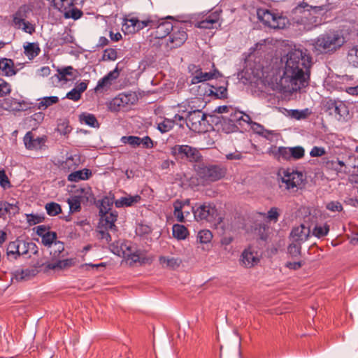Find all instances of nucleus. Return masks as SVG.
Instances as JSON below:
<instances>
[{"mask_svg": "<svg viewBox=\"0 0 358 358\" xmlns=\"http://www.w3.org/2000/svg\"><path fill=\"white\" fill-rule=\"evenodd\" d=\"M310 229L304 224H300L293 227L291 231L289 238L291 241L302 244L306 241L310 236Z\"/></svg>", "mask_w": 358, "mask_h": 358, "instance_id": "obj_15", "label": "nucleus"}, {"mask_svg": "<svg viewBox=\"0 0 358 358\" xmlns=\"http://www.w3.org/2000/svg\"><path fill=\"white\" fill-rule=\"evenodd\" d=\"M197 238L201 243H210L213 238V234L210 230H201L197 236Z\"/></svg>", "mask_w": 358, "mask_h": 358, "instance_id": "obj_51", "label": "nucleus"}, {"mask_svg": "<svg viewBox=\"0 0 358 358\" xmlns=\"http://www.w3.org/2000/svg\"><path fill=\"white\" fill-rule=\"evenodd\" d=\"M326 112L338 121H344L349 115L348 107L342 101L329 100L327 101Z\"/></svg>", "mask_w": 358, "mask_h": 358, "instance_id": "obj_9", "label": "nucleus"}, {"mask_svg": "<svg viewBox=\"0 0 358 358\" xmlns=\"http://www.w3.org/2000/svg\"><path fill=\"white\" fill-rule=\"evenodd\" d=\"M194 216L196 220L213 221L217 215V210L213 204L205 203L195 208H192Z\"/></svg>", "mask_w": 358, "mask_h": 358, "instance_id": "obj_11", "label": "nucleus"}, {"mask_svg": "<svg viewBox=\"0 0 358 358\" xmlns=\"http://www.w3.org/2000/svg\"><path fill=\"white\" fill-rule=\"evenodd\" d=\"M210 94H214L219 99L225 98L227 94V87L223 86L215 87L214 90H210Z\"/></svg>", "mask_w": 358, "mask_h": 358, "instance_id": "obj_57", "label": "nucleus"}, {"mask_svg": "<svg viewBox=\"0 0 358 358\" xmlns=\"http://www.w3.org/2000/svg\"><path fill=\"white\" fill-rule=\"evenodd\" d=\"M347 59L353 66L358 68V47L355 46L350 49Z\"/></svg>", "mask_w": 358, "mask_h": 358, "instance_id": "obj_42", "label": "nucleus"}, {"mask_svg": "<svg viewBox=\"0 0 358 358\" xmlns=\"http://www.w3.org/2000/svg\"><path fill=\"white\" fill-rule=\"evenodd\" d=\"M29 10L26 6H20L12 15L11 24L14 28H20L27 20Z\"/></svg>", "mask_w": 358, "mask_h": 358, "instance_id": "obj_19", "label": "nucleus"}, {"mask_svg": "<svg viewBox=\"0 0 358 358\" xmlns=\"http://www.w3.org/2000/svg\"><path fill=\"white\" fill-rule=\"evenodd\" d=\"M36 247L35 243L31 242H25L22 240H19V257L20 255H25L29 253L30 250Z\"/></svg>", "mask_w": 358, "mask_h": 358, "instance_id": "obj_44", "label": "nucleus"}, {"mask_svg": "<svg viewBox=\"0 0 358 358\" xmlns=\"http://www.w3.org/2000/svg\"><path fill=\"white\" fill-rule=\"evenodd\" d=\"M100 225L104 227L105 229L116 230L115 222L117 218L116 211H108L101 214Z\"/></svg>", "mask_w": 358, "mask_h": 358, "instance_id": "obj_20", "label": "nucleus"}, {"mask_svg": "<svg viewBox=\"0 0 358 358\" xmlns=\"http://www.w3.org/2000/svg\"><path fill=\"white\" fill-rule=\"evenodd\" d=\"M329 226L327 224H317L313 229V235L317 238H322L328 234Z\"/></svg>", "mask_w": 358, "mask_h": 358, "instance_id": "obj_39", "label": "nucleus"}, {"mask_svg": "<svg viewBox=\"0 0 358 358\" xmlns=\"http://www.w3.org/2000/svg\"><path fill=\"white\" fill-rule=\"evenodd\" d=\"M50 249V260L44 264L47 270L61 271L73 266L75 264L73 259H64V245L61 241L55 242L48 248Z\"/></svg>", "mask_w": 358, "mask_h": 358, "instance_id": "obj_4", "label": "nucleus"}, {"mask_svg": "<svg viewBox=\"0 0 358 358\" xmlns=\"http://www.w3.org/2000/svg\"><path fill=\"white\" fill-rule=\"evenodd\" d=\"M326 208L331 212H340L343 210V206L338 201L329 202L327 203Z\"/></svg>", "mask_w": 358, "mask_h": 358, "instance_id": "obj_63", "label": "nucleus"}, {"mask_svg": "<svg viewBox=\"0 0 358 358\" xmlns=\"http://www.w3.org/2000/svg\"><path fill=\"white\" fill-rule=\"evenodd\" d=\"M222 129L226 134L234 132L238 129L236 124L234 122H231L227 116H222Z\"/></svg>", "mask_w": 358, "mask_h": 358, "instance_id": "obj_34", "label": "nucleus"}, {"mask_svg": "<svg viewBox=\"0 0 358 358\" xmlns=\"http://www.w3.org/2000/svg\"><path fill=\"white\" fill-rule=\"evenodd\" d=\"M57 75L52 77V79H57L58 81H69L76 78L77 71L72 66H69L63 68L57 69Z\"/></svg>", "mask_w": 358, "mask_h": 358, "instance_id": "obj_21", "label": "nucleus"}, {"mask_svg": "<svg viewBox=\"0 0 358 358\" xmlns=\"http://www.w3.org/2000/svg\"><path fill=\"white\" fill-rule=\"evenodd\" d=\"M121 142L124 144H129L133 148L140 146V137L135 136H122Z\"/></svg>", "mask_w": 358, "mask_h": 358, "instance_id": "obj_49", "label": "nucleus"}, {"mask_svg": "<svg viewBox=\"0 0 358 358\" xmlns=\"http://www.w3.org/2000/svg\"><path fill=\"white\" fill-rule=\"evenodd\" d=\"M7 255L17 259L19 257V239L10 242L7 247Z\"/></svg>", "mask_w": 358, "mask_h": 358, "instance_id": "obj_40", "label": "nucleus"}, {"mask_svg": "<svg viewBox=\"0 0 358 358\" xmlns=\"http://www.w3.org/2000/svg\"><path fill=\"white\" fill-rule=\"evenodd\" d=\"M129 96L125 94H120L110 103V108L113 110H118L127 106L129 102Z\"/></svg>", "mask_w": 358, "mask_h": 358, "instance_id": "obj_25", "label": "nucleus"}, {"mask_svg": "<svg viewBox=\"0 0 358 358\" xmlns=\"http://www.w3.org/2000/svg\"><path fill=\"white\" fill-rule=\"evenodd\" d=\"M196 172L203 181L215 182L224 177L227 169L219 165L199 166Z\"/></svg>", "mask_w": 358, "mask_h": 358, "instance_id": "obj_7", "label": "nucleus"}, {"mask_svg": "<svg viewBox=\"0 0 358 358\" xmlns=\"http://www.w3.org/2000/svg\"><path fill=\"white\" fill-rule=\"evenodd\" d=\"M24 144L28 150H38L45 143V138L43 137H35L31 131H28L23 138Z\"/></svg>", "mask_w": 358, "mask_h": 358, "instance_id": "obj_17", "label": "nucleus"}, {"mask_svg": "<svg viewBox=\"0 0 358 358\" xmlns=\"http://www.w3.org/2000/svg\"><path fill=\"white\" fill-rule=\"evenodd\" d=\"M220 18V15L215 11L208 15L204 20L195 23V27L199 29H213L214 24H217Z\"/></svg>", "mask_w": 358, "mask_h": 358, "instance_id": "obj_22", "label": "nucleus"}, {"mask_svg": "<svg viewBox=\"0 0 358 358\" xmlns=\"http://www.w3.org/2000/svg\"><path fill=\"white\" fill-rule=\"evenodd\" d=\"M113 203H115L113 196H107L103 197L100 203L99 213L101 214L110 211Z\"/></svg>", "mask_w": 358, "mask_h": 358, "instance_id": "obj_37", "label": "nucleus"}, {"mask_svg": "<svg viewBox=\"0 0 358 358\" xmlns=\"http://www.w3.org/2000/svg\"><path fill=\"white\" fill-rule=\"evenodd\" d=\"M173 126V121L170 119H164L162 122L158 123L157 129L162 133H166L169 131Z\"/></svg>", "mask_w": 358, "mask_h": 358, "instance_id": "obj_52", "label": "nucleus"}, {"mask_svg": "<svg viewBox=\"0 0 358 358\" xmlns=\"http://www.w3.org/2000/svg\"><path fill=\"white\" fill-rule=\"evenodd\" d=\"M303 180V175L301 172L289 169H282L278 172L280 187L290 192H296L301 188Z\"/></svg>", "mask_w": 358, "mask_h": 358, "instance_id": "obj_5", "label": "nucleus"}, {"mask_svg": "<svg viewBox=\"0 0 358 358\" xmlns=\"http://www.w3.org/2000/svg\"><path fill=\"white\" fill-rule=\"evenodd\" d=\"M159 262L164 267L176 269L180 266L182 263L181 259L173 257H160Z\"/></svg>", "mask_w": 358, "mask_h": 358, "instance_id": "obj_29", "label": "nucleus"}, {"mask_svg": "<svg viewBox=\"0 0 358 358\" xmlns=\"http://www.w3.org/2000/svg\"><path fill=\"white\" fill-rule=\"evenodd\" d=\"M348 166L349 170H351L352 173L358 174V157L354 155L349 156Z\"/></svg>", "mask_w": 358, "mask_h": 358, "instance_id": "obj_55", "label": "nucleus"}, {"mask_svg": "<svg viewBox=\"0 0 358 358\" xmlns=\"http://www.w3.org/2000/svg\"><path fill=\"white\" fill-rule=\"evenodd\" d=\"M117 52L116 50L113 48H108L104 50L103 59L114 61L117 59Z\"/></svg>", "mask_w": 358, "mask_h": 358, "instance_id": "obj_61", "label": "nucleus"}, {"mask_svg": "<svg viewBox=\"0 0 358 358\" xmlns=\"http://www.w3.org/2000/svg\"><path fill=\"white\" fill-rule=\"evenodd\" d=\"M156 28L155 35L157 38H162L169 35L171 30L173 29V25L171 22L163 21L157 24L154 27Z\"/></svg>", "mask_w": 358, "mask_h": 358, "instance_id": "obj_26", "label": "nucleus"}, {"mask_svg": "<svg viewBox=\"0 0 358 358\" xmlns=\"http://www.w3.org/2000/svg\"><path fill=\"white\" fill-rule=\"evenodd\" d=\"M268 153L278 161L291 160L289 148L275 146L269 150Z\"/></svg>", "mask_w": 358, "mask_h": 358, "instance_id": "obj_23", "label": "nucleus"}, {"mask_svg": "<svg viewBox=\"0 0 358 358\" xmlns=\"http://www.w3.org/2000/svg\"><path fill=\"white\" fill-rule=\"evenodd\" d=\"M327 11L325 6H310L305 2L299 4L294 9L296 23L303 25L306 30H311L322 23V14Z\"/></svg>", "mask_w": 358, "mask_h": 358, "instance_id": "obj_2", "label": "nucleus"}, {"mask_svg": "<svg viewBox=\"0 0 358 358\" xmlns=\"http://www.w3.org/2000/svg\"><path fill=\"white\" fill-rule=\"evenodd\" d=\"M126 258L127 260L131 261V263H136L140 262V254L136 250L135 248L129 242H124L120 245V251H118V255H121Z\"/></svg>", "mask_w": 358, "mask_h": 358, "instance_id": "obj_16", "label": "nucleus"}, {"mask_svg": "<svg viewBox=\"0 0 358 358\" xmlns=\"http://www.w3.org/2000/svg\"><path fill=\"white\" fill-rule=\"evenodd\" d=\"M0 73L5 76H12L16 73L12 59L7 58L0 59Z\"/></svg>", "mask_w": 358, "mask_h": 358, "instance_id": "obj_24", "label": "nucleus"}, {"mask_svg": "<svg viewBox=\"0 0 358 358\" xmlns=\"http://www.w3.org/2000/svg\"><path fill=\"white\" fill-rule=\"evenodd\" d=\"M10 85L4 80L0 79V97L10 94Z\"/></svg>", "mask_w": 358, "mask_h": 358, "instance_id": "obj_58", "label": "nucleus"}, {"mask_svg": "<svg viewBox=\"0 0 358 358\" xmlns=\"http://www.w3.org/2000/svg\"><path fill=\"white\" fill-rule=\"evenodd\" d=\"M67 203L69 206L70 211L77 212L80 210L81 197L79 196H72L67 199Z\"/></svg>", "mask_w": 358, "mask_h": 358, "instance_id": "obj_41", "label": "nucleus"}, {"mask_svg": "<svg viewBox=\"0 0 358 358\" xmlns=\"http://www.w3.org/2000/svg\"><path fill=\"white\" fill-rule=\"evenodd\" d=\"M141 200L139 195L123 196L115 201V205L117 208L130 207L137 203Z\"/></svg>", "mask_w": 358, "mask_h": 358, "instance_id": "obj_27", "label": "nucleus"}, {"mask_svg": "<svg viewBox=\"0 0 358 358\" xmlns=\"http://www.w3.org/2000/svg\"><path fill=\"white\" fill-rule=\"evenodd\" d=\"M45 208L48 215L55 216L62 212V208L59 204L55 202L46 203Z\"/></svg>", "mask_w": 358, "mask_h": 358, "instance_id": "obj_43", "label": "nucleus"}, {"mask_svg": "<svg viewBox=\"0 0 358 358\" xmlns=\"http://www.w3.org/2000/svg\"><path fill=\"white\" fill-rule=\"evenodd\" d=\"M1 106L6 110L15 111L21 110V103L13 98L3 99Z\"/></svg>", "mask_w": 358, "mask_h": 358, "instance_id": "obj_31", "label": "nucleus"}, {"mask_svg": "<svg viewBox=\"0 0 358 358\" xmlns=\"http://www.w3.org/2000/svg\"><path fill=\"white\" fill-rule=\"evenodd\" d=\"M171 152L181 159H187L190 162H198L201 159V155L199 151L193 147L187 145H177L172 148Z\"/></svg>", "mask_w": 358, "mask_h": 358, "instance_id": "obj_10", "label": "nucleus"}, {"mask_svg": "<svg viewBox=\"0 0 358 358\" xmlns=\"http://www.w3.org/2000/svg\"><path fill=\"white\" fill-rule=\"evenodd\" d=\"M336 161L339 169H341L343 170L341 173L349 174L351 173V170H349L348 158L345 161H343L337 158Z\"/></svg>", "mask_w": 358, "mask_h": 358, "instance_id": "obj_62", "label": "nucleus"}, {"mask_svg": "<svg viewBox=\"0 0 358 358\" xmlns=\"http://www.w3.org/2000/svg\"><path fill=\"white\" fill-rule=\"evenodd\" d=\"M291 160H297L303 157L305 155V150L301 146H295L289 148Z\"/></svg>", "mask_w": 358, "mask_h": 358, "instance_id": "obj_47", "label": "nucleus"}, {"mask_svg": "<svg viewBox=\"0 0 358 358\" xmlns=\"http://www.w3.org/2000/svg\"><path fill=\"white\" fill-rule=\"evenodd\" d=\"M17 204V202L10 203L4 201V203H3L4 219L6 218V215H15L19 213L20 208Z\"/></svg>", "mask_w": 358, "mask_h": 358, "instance_id": "obj_38", "label": "nucleus"}, {"mask_svg": "<svg viewBox=\"0 0 358 358\" xmlns=\"http://www.w3.org/2000/svg\"><path fill=\"white\" fill-rule=\"evenodd\" d=\"M38 109L45 110L49 106L57 103L59 101V98L56 96H45L38 100Z\"/></svg>", "mask_w": 358, "mask_h": 358, "instance_id": "obj_36", "label": "nucleus"}, {"mask_svg": "<svg viewBox=\"0 0 358 358\" xmlns=\"http://www.w3.org/2000/svg\"><path fill=\"white\" fill-rule=\"evenodd\" d=\"M174 212L173 215L176 217L178 222H183L185 217L182 213V204L180 203V200H176L173 203Z\"/></svg>", "mask_w": 358, "mask_h": 358, "instance_id": "obj_50", "label": "nucleus"}, {"mask_svg": "<svg viewBox=\"0 0 358 358\" xmlns=\"http://www.w3.org/2000/svg\"><path fill=\"white\" fill-rule=\"evenodd\" d=\"M259 262V257L257 252L251 248L245 249L240 257V264L245 268H252L256 266Z\"/></svg>", "mask_w": 358, "mask_h": 358, "instance_id": "obj_14", "label": "nucleus"}, {"mask_svg": "<svg viewBox=\"0 0 358 358\" xmlns=\"http://www.w3.org/2000/svg\"><path fill=\"white\" fill-rule=\"evenodd\" d=\"M206 115L201 110L189 112L185 120L187 126L192 131L201 133L205 131Z\"/></svg>", "mask_w": 358, "mask_h": 358, "instance_id": "obj_8", "label": "nucleus"}, {"mask_svg": "<svg viewBox=\"0 0 358 358\" xmlns=\"http://www.w3.org/2000/svg\"><path fill=\"white\" fill-rule=\"evenodd\" d=\"M34 275L35 270L34 269H17L13 273L12 279L17 281L27 280Z\"/></svg>", "mask_w": 358, "mask_h": 358, "instance_id": "obj_28", "label": "nucleus"}, {"mask_svg": "<svg viewBox=\"0 0 358 358\" xmlns=\"http://www.w3.org/2000/svg\"><path fill=\"white\" fill-rule=\"evenodd\" d=\"M108 229H105L104 227L99 225L98 227L99 238L104 241L106 243H108L111 241V236L108 232Z\"/></svg>", "mask_w": 358, "mask_h": 358, "instance_id": "obj_56", "label": "nucleus"}, {"mask_svg": "<svg viewBox=\"0 0 358 358\" xmlns=\"http://www.w3.org/2000/svg\"><path fill=\"white\" fill-rule=\"evenodd\" d=\"M229 116H227L229 117V120L231 122H234L236 124L237 122H239L241 121V118L244 117V113L235 110L234 108L231 107V110L229 113Z\"/></svg>", "mask_w": 358, "mask_h": 358, "instance_id": "obj_53", "label": "nucleus"}, {"mask_svg": "<svg viewBox=\"0 0 358 358\" xmlns=\"http://www.w3.org/2000/svg\"><path fill=\"white\" fill-rule=\"evenodd\" d=\"M172 33L169 36L168 45L171 48H176L181 46L187 39L186 29L184 27L173 26Z\"/></svg>", "mask_w": 358, "mask_h": 358, "instance_id": "obj_13", "label": "nucleus"}, {"mask_svg": "<svg viewBox=\"0 0 358 358\" xmlns=\"http://www.w3.org/2000/svg\"><path fill=\"white\" fill-rule=\"evenodd\" d=\"M44 217L34 214H27V221L29 224L30 226L35 225L36 224L41 223L43 222Z\"/></svg>", "mask_w": 358, "mask_h": 358, "instance_id": "obj_60", "label": "nucleus"}, {"mask_svg": "<svg viewBox=\"0 0 358 358\" xmlns=\"http://www.w3.org/2000/svg\"><path fill=\"white\" fill-rule=\"evenodd\" d=\"M325 154L326 150L323 147L314 146L310 152V155L313 157H322Z\"/></svg>", "mask_w": 358, "mask_h": 358, "instance_id": "obj_64", "label": "nucleus"}, {"mask_svg": "<svg viewBox=\"0 0 358 358\" xmlns=\"http://www.w3.org/2000/svg\"><path fill=\"white\" fill-rule=\"evenodd\" d=\"M188 234V230L185 226L179 224H176L173 226V235L177 239H185Z\"/></svg>", "mask_w": 358, "mask_h": 358, "instance_id": "obj_33", "label": "nucleus"}, {"mask_svg": "<svg viewBox=\"0 0 358 358\" xmlns=\"http://www.w3.org/2000/svg\"><path fill=\"white\" fill-rule=\"evenodd\" d=\"M301 244L293 242L287 248L288 254L292 257H298L301 255Z\"/></svg>", "mask_w": 358, "mask_h": 358, "instance_id": "obj_48", "label": "nucleus"}, {"mask_svg": "<svg viewBox=\"0 0 358 358\" xmlns=\"http://www.w3.org/2000/svg\"><path fill=\"white\" fill-rule=\"evenodd\" d=\"M17 29H21L22 31L27 33L30 35L33 34L36 31V26L34 24L26 20L23 22L20 28H16Z\"/></svg>", "mask_w": 358, "mask_h": 358, "instance_id": "obj_54", "label": "nucleus"}, {"mask_svg": "<svg viewBox=\"0 0 358 358\" xmlns=\"http://www.w3.org/2000/svg\"><path fill=\"white\" fill-rule=\"evenodd\" d=\"M157 24V22L151 19L145 20H139L136 17L126 19L123 24V27L128 32H136L146 27L154 28Z\"/></svg>", "mask_w": 358, "mask_h": 358, "instance_id": "obj_12", "label": "nucleus"}, {"mask_svg": "<svg viewBox=\"0 0 358 358\" xmlns=\"http://www.w3.org/2000/svg\"><path fill=\"white\" fill-rule=\"evenodd\" d=\"M310 65L311 57L306 50H291L286 56L283 74L278 83V88L292 92L308 86Z\"/></svg>", "mask_w": 358, "mask_h": 358, "instance_id": "obj_1", "label": "nucleus"}, {"mask_svg": "<svg viewBox=\"0 0 358 358\" xmlns=\"http://www.w3.org/2000/svg\"><path fill=\"white\" fill-rule=\"evenodd\" d=\"M257 15L264 25L272 29H284L289 22L286 17L266 8L257 9Z\"/></svg>", "mask_w": 358, "mask_h": 358, "instance_id": "obj_6", "label": "nucleus"}, {"mask_svg": "<svg viewBox=\"0 0 358 358\" xmlns=\"http://www.w3.org/2000/svg\"><path fill=\"white\" fill-rule=\"evenodd\" d=\"M322 164L325 169L335 171L336 173V174H339V173H342L343 170L341 169H339L337 162L334 159L329 160L327 158H324V159H323Z\"/></svg>", "mask_w": 358, "mask_h": 358, "instance_id": "obj_46", "label": "nucleus"}, {"mask_svg": "<svg viewBox=\"0 0 358 358\" xmlns=\"http://www.w3.org/2000/svg\"><path fill=\"white\" fill-rule=\"evenodd\" d=\"M345 43V38L338 31H333L320 34L313 42V50L321 54L332 53Z\"/></svg>", "mask_w": 358, "mask_h": 358, "instance_id": "obj_3", "label": "nucleus"}, {"mask_svg": "<svg viewBox=\"0 0 358 358\" xmlns=\"http://www.w3.org/2000/svg\"><path fill=\"white\" fill-rule=\"evenodd\" d=\"M79 120L82 123L92 127H99V126L96 117L90 113H83L79 115Z\"/></svg>", "mask_w": 358, "mask_h": 358, "instance_id": "obj_32", "label": "nucleus"}, {"mask_svg": "<svg viewBox=\"0 0 358 358\" xmlns=\"http://www.w3.org/2000/svg\"><path fill=\"white\" fill-rule=\"evenodd\" d=\"M91 174L92 172L89 169H85L70 173L68 180L71 182H78L81 180L88 179Z\"/></svg>", "mask_w": 358, "mask_h": 358, "instance_id": "obj_30", "label": "nucleus"}, {"mask_svg": "<svg viewBox=\"0 0 358 358\" xmlns=\"http://www.w3.org/2000/svg\"><path fill=\"white\" fill-rule=\"evenodd\" d=\"M57 238V236L56 232L50 231L45 234V235H44L43 237H41V242L43 245L49 248L52 246L55 242H57L56 241Z\"/></svg>", "mask_w": 358, "mask_h": 358, "instance_id": "obj_45", "label": "nucleus"}, {"mask_svg": "<svg viewBox=\"0 0 358 358\" xmlns=\"http://www.w3.org/2000/svg\"><path fill=\"white\" fill-rule=\"evenodd\" d=\"M24 48V54L29 59H31L36 57L40 52V48L38 45L32 43H29Z\"/></svg>", "mask_w": 358, "mask_h": 358, "instance_id": "obj_35", "label": "nucleus"}, {"mask_svg": "<svg viewBox=\"0 0 358 358\" xmlns=\"http://www.w3.org/2000/svg\"><path fill=\"white\" fill-rule=\"evenodd\" d=\"M220 76V72L215 69L213 72H203L201 69H197L192 77L191 84H197L201 82L208 81Z\"/></svg>", "mask_w": 358, "mask_h": 358, "instance_id": "obj_18", "label": "nucleus"}, {"mask_svg": "<svg viewBox=\"0 0 358 358\" xmlns=\"http://www.w3.org/2000/svg\"><path fill=\"white\" fill-rule=\"evenodd\" d=\"M0 186L3 189H8L11 187L10 180L3 169H0Z\"/></svg>", "mask_w": 358, "mask_h": 358, "instance_id": "obj_59", "label": "nucleus"}]
</instances>
